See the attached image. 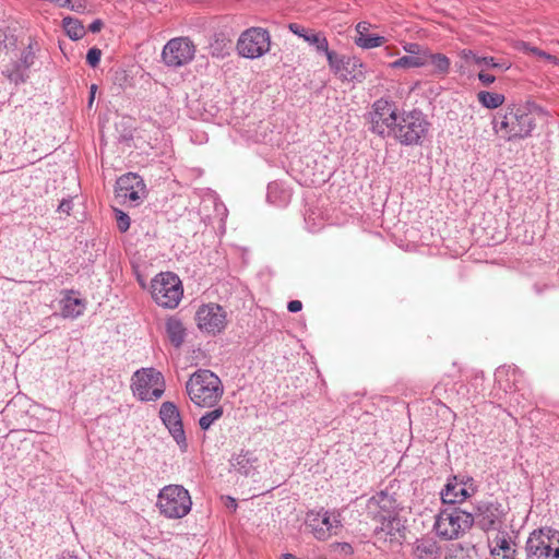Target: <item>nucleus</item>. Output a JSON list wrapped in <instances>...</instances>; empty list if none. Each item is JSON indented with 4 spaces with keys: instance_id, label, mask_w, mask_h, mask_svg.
<instances>
[{
    "instance_id": "nucleus-18",
    "label": "nucleus",
    "mask_w": 559,
    "mask_h": 559,
    "mask_svg": "<svg viewBox=\"0 0 559 559\" xmlns=\"http://www.w3.org/2000/svg\"><path fill=\"white\" fill-rule=\"evenodd\" d=\"M143 192V180L135 174L123 175L117 180V195L124 201L138 202Z\"/></svg>"
},
{
    "instance_id": "nucleus-1",
    "label": "nucleus",
    "mask_w": 559,
    "mask_h": 559,
    "mask_svg": "<svg viewBox=\"0 0 559 559\" xmlns=\"http://www.w3.org/2000/svg\"><path fill=\"white\" fill-rule=\"evenodd\" d=\"M542 108L533 103L512 104L506 108L500 121L493 123V129L507 141L525 139L535 128V115Z\"/></svg>"
},
{
    "instance_id": "nucleus-35",
    "label": "nucleus",
    "mask_w": 559,
    "mask_h": 559,
    "mask_svg": "<svg viewBox=\"0 0 559 559\" xmlns=\"http://www.w3.org/2000/svg\"><path fill=\"white\" fill-rule=\"evenodd\" d=\"M476 64L480 67V69H484V71L488 69H492L496 71H507L510 69L511 63L507 60H496L493 57H481L479 59H476Z\"/></svg>"
},
{
    "instance_id": "nucleus-33",
    "label": "nucleus",
    "mask_w": 559,
    "mask_h": 559,
    "mask_svg": "<svg viewBox=\"0 0 559 559\" xmlns=\"http://www.w3.org/2000/svg\"><path fill=\"white\" fill-rule=\"evenodd\" d=\"M426 66V57L403 56L389 64L392 69H412Z\"/></svg>"
},
{
    "instance_id": "nucleus-10",
    "label": "nucleus",
    "mask_w": 559,
    "mask_h": 559,
    "mask_svg": "<svg viewBox=\"0 0 559 559\" xmlns=\"http://www.w3.org/2000/svg\"><path fill=\"white\" fill-rule=\"evenodd\" d=\"M195 55V46L188 37H175L166 43L162 59L167 67L179 68L190 63Z\"/></svg>"
},
{
    "instance_id": "nucleus-39",
    "label": "nucleus",
    "mask_w": 559,
    "mask_h": 559,
    "mask_svg": "<svg viewBox=\"0 0 559 559\" xmlns=\"http://www.w3.org/2000/svg\"><path fill=\"white\" fill-rule=\"evenodd\" d=\"M61 8H68L75 12H83L86 8L84 0H61L59 2Z\"/></svg>"
},
{
    "instance_id": "nucleus-34",
    "label": "nucleus",
    "mask_w": 559,
    "mask_h": 559,
    "mask_svg": "<svg viewBox=\"0 0 559 559\" xmlns=\"http://www.w3.org/2000/svg\"><path fill=\"white\" fill-rule=\"evenodd\" d=\"M266 200L273 205L283 206L288 201V194L280 187L277 182H271L267 186Z\"/></svg>"
},
{
    "instance_id": "nucleus-47",
    "label": "nucleus",
    "mask_w": 559,
    "mask_h": 559,
    "mask_svg": "<svg viewBox=\"0 0 559 559\" xmlns=\"http://www.w3.org/2000/svg\"><path fill=\"white\" fill-rule=\"evenodd\" d=\"M460 57L461 59H463L464 61L466 62H474L476 64V59H479L480 56L476 55L473 50L471 49H463L461 52H460Z\"/></svg>"
},
{
    "instance_id": "nucleus-46",
    "label": "nucleus",
    "mask_w": 559,
    "mask_h": 559,
    "mask_svg": "<svg viewBox=\"0 0 559 559\" xmlns=\"http://www.w3.org/2000/svg\"><path fill=\"white\" fill-rule=\"evenodd\" d=\"M477 76L484 86H489L490 84H492L496 81L495 75L487 73L486 71H484V69H480Z\"/></svg>"
},
{
    "instance_id": "nucleus-36",
    "label": "nucleus",
    "mask_w": 559,
    "mask_h": 559,
    "mask_svg": "<svg viewBox=\"0 0 559 559\" xmlns=\"http://www.w3.org/2000/svg\"><path fill=\"white\" fill-rule=\"evenodd\" d=\"M385 43V38L379 35H361L355 39V44L364 49L380 47Z\"/></svg>"
},
{
    "instance_id": "nucleus-22",
    "label": "nucleus",
    "mask_w": 559,
    "mask_h": 559,
    "mask_svg": "<svg viewBox=\"0 0 559 559\" xmlns=\"http://www.w3.org/2000/svg\"><path fill=\"white\" fill-rule=\"evenodd\" d=\"M490 554L495 559H514L515 550L511 547L506 533L498 534L490 544Z\"/></svg>"
},
{
    "instance_id": "nucleus-14",
    "label": "nucleus",
    "mask_w": 559,
    "mask_h": 559,
    "mask_svg": "<svg viewBox=\"0 0 559 559\" xmlns=\"http://www.w3.org/2000/svg\"><path fill=\"white\" fill-rule=\"evenodd\" d=\"M477 486L472 477L459 478L454 476L449 479L441 491L442 502L445 504L454 506L464 502L467 498L475 495Z\"/></svg>"
},
{
    "instance_id": "nucleus-55",
    "label": "nucleus",
    "mask_w": 559,
    "mask_h": 559,
    "mask_svg": "<svg viewBox=\"0 0 559 559\" xmlns=\"http://www.w3.org/2000/svg\"><path fill=\"white\" fill-rule=\"evenodd\" d=\"M283 559H296V558H295V556H294V555H292V554H285V555L283 556Z\"/></svg>"
},
{
    "instance_id": "nucleus-15",
    "label": "nucleus",
    "mask_w": 559,
    "mask_h": 559,
    "mask_svg": "<svg viewBox=\"0 0 559 559\" xmlns=\"http://www.w3.org/2000/svg\"><path fill=\"white\" fill-rule=\"evenodd\" d=\"M373 504H377L383 510V512H379L377 515L381 522L379 530L390 535L392 538L395 537V532L400 531V520L393 512V500L386 493L381 492L371 498L369 507L371 508Z\"/></svg>"
},
{
    "instance_id": "nucleus-48",
    "label": "nucleus",
    "mask_w": 559,
    "mask_h": 559,
    "mask_svg": "<svg viewBox=\"0 0 559 559\" xmlns=\"http://www.w3.org/2000/svg\"><path fill=\"white\" fill-rule=\"evenodd\" d=\"M71 210H72V200H70V199H63L58 206V212L64 213L67 215L70 214Z\"/></svg>"
},
{
    "instance_id": "nucleus-54",
    "label": "nucleus",
    "mask_w": 559,
    "mask_h": 559,
    "mask_svg": "<svg viewBox=\"0 0 559 559\" xmlns=\"http://www.w3.org/2000/svg\"><path fill=\"white\" fill-rule=\"evenodd\" d=\"M59 559H79L78 556H74V555H70V554H67V555H62Z\"/></svg>"
},
{
    "instance_id": "nucleus-23",
    "label": "nucleus",
    "mask_w": 559,
    "mask_h": 559,
    "mask_svg": "<svg viewBox=\"0 0 559 559\" xmlns=\"http://www.w3.org/2000/svg\"><path fill=\"white\" fill-rule=\"evenodd\" d=\"M164 382L163 373L155 368H142L132 377V384H164Z\"/></svg>"
},
{
    "instance_id": "nucleus-41",
    "label": "nucleus",
    "mask_w": 559,
    "mask_h": 559,
    "mask_svg": "<svg viewBox=\"0 0 559 559\" xmlns=\"http://www.w3.org/2000/svg\"><path fill=\"white\" fill-rule=\"evenodd\" d=\"M152 386H131L133 396L143 402L151 401L150 393Z\"/></svg>"
},
{
    "instance_id": "nucleus-19",
    "label": "nucleus",
    "mask_w": 559,
    "mask_h": 559,
    "mask_svg": "<svg viewBox=\"0 0 559 559\" xmlns=\"http://www.w3.org/2000/svg\"><path fill=\"white\" fill-rule=\"evenodd\" d=\"M190 400L200 407H213L224 394V386H186Z\"/></svg>"
},
{
    "instance_id": "nucleus-40",
    "label": "nucleus",
    "mask_w": 559,
    "mask_h": 559,
    "mask_svg": "<svg viewBox=\"0 0 559 559\" xmlns=\"http://www.w3.org/2000/svg\"><path fill=\"white\" fill-rule=\"evenodd\" d=\"M117 227L121 233H124L130 227V217L128 214L120 210H116Z\"/></svg>"
},
{
    "instance_id": "nucleus-45",
    "label": "nucleus",
    "mask_w": 559,
    "mask_h": 559,
    "mask_svg": "<svg viewBox=\"0 0 559 559\" xmlns=\"http://www.w3.org/2000/svg\"><path fill=\"white\" fill-rule=\"evenodd\" d=\"M526 49L532 52L533 55L538 56L539 58H544L546 60H549L551 62H557V58L555 56L549 55L546 51H543L536 47H526Z\"/></svg>"
},
{
    "instance_id": "nucleus-17",
    "label": "nucleus",
    "mask_w": 559,
    "mask_h": 559,
    "mask_svg": "<svg viewBox=\"0 0 559 559\" xmlns=\"http://www.w3.org/2000/svg\"><path fill=\"white\" fill-rule=\"evenodd\" d=\"M34 52L32 47L25 48L16 60H11L4 66L2 74L12 83H24L28 78V70L34 63Z\"/></svg>"
},
{
    "instance_id": "nucleus-26",
    "label": "nucleus",
    "mask_w": 559,
    "mask_h": 559,
    "mask_svg": "<svg viewBox=\"0 0 559 559\" xmlns=\"http://www.w3.org/2000/svg\"><path fill=\"white\" fill-rule=\"evenodd\" d=\"M62 27L72 40H79L85 35V27L78 19L66 16L62 20Z\"/></svg>"
},
{
    "instance_id": "nucleus-8",
    "label": "nucleus",
    "mask_w": 559,
    "mask_h": 559,
    "mask_svg": "<svg viewBox=\"0 0 559 559\" xmlns=\"http://www.w3.org/2000/svg\"><path fill=\"white\" fill-rule=\"evenodd\" d=\"M399 118L400 116L397 115V108L394 102L385 98L377 99L370 112V130L381 138L391 136Z\"/></svg>"
},
{
    "instance_id": "nucleus-12",
    "label": "nucleus",
    "mask_w": 559,
    "mask_h": 559,
    "mask_svg": "<svg viewBox=\"0 0 559 559\" xmlns=\"http://www.w3.org/2000/svg\"><path fill=\"white\" fill-rule=\"evenodd\" d=\"M195 322L199 330L215 335L226 328L227 313L218 304H205L197 310Z\"/></svg>"
},
{
    "instance_id": "nucleus-25",
    "label": "nucleus",
    "mask_w": 559,
    "mask_h": 559,
    "mask_svg": "<svg viewBox=\"0 0 559 559\" xmlns=\"http://www.w3.org/2000/svg\"><path fill=\"white\" fill-rule=\"evenodd\" d=\"M427 55L428 57H426V66L429 63L432 64L435 68V74L445 75L449 73L451 61L445 55L432 53L429 49Z\"/></svg>"
},
{
    "instance_id": "nucleus-5",
    "label": "nucleus",
    "mask_w": 559,
    "mask_h": 559,
    "mask_svg": "<svg viewBox=\"0 0 559 559\" xmlns=\"http://www.w3.org/2000/svg\"><path fill=\"white\" fill-rule=\"evenodd\" d=\"M192 501L189 491L180 485L165 486L158 493L157 507L168 519H181L191 510Z\"/></svg>"
},
{
    "instance_id": "nucleus-52",
    "label": "nucleus",
    "mask_w": 559,
    "mask_h": 559,
    "mask_svg": "<svg viewBox=\"0 0 559 559\" xmlns=\"http://www.w3.org/2000/svg\"><path fill=\"white\" fill-rule=\"evenodd\" d=\"M356 31L359 36L366 35L365 33L368 31V24L366 22H359L356 26Z\"/></svg>"
},
{
    "instance_id": "nucleus-9",
    "label": "nucleus",
    "mask_w": 559,
    "mask_h": 559,
    "mask_svg": "<svg viewBox=\"0 0 559 559\" xmlns=\"http://www.w3.org/2000/svg\"><path fill=\"white\" fill-rule=\"evenodd\" d=\"M236 48L241 57L258 59L270 51L271 35L265 28L250 27L240 34Z\"/></svg>"
},
{
    "instance_id": "nucleus-16",
    "label": "nucleus",
    "mask_w": 559,
    "mask_h": 559,
    "mask_svg": "<svg viewBox=\"0 0 559 559\" xmlns=\"http://www.w3.org/2000/svg\"><path fill=\"white\" fill-rule=\"evenodd\" d=\"M502 515V507L497 501H479L473 514L474 523L485 532L495 530Z\"/></svg>"
},
{
    "instance_id": "nucleus-50",
    "label": "nucleus",
    "mask_w": 559,
    "mask_h": 559,
    "mask_svg": "<svg viewBox=\"0 0 559 559\" xmlns=\"http://www.w3.org/2000/svg\"><path fill=\"white\" fill-rule=\"evenodd\" d=\"M163 394H164V389H162L160 386H155L153 390H151V393H150L151 401H156V400L160 399Z\"/></svg>"
},
{
    "instance_id": "nucleus-4",
    "label": "nucleus",
    "mask_w": 559,
    "mask_h": 559,
    "mask_svg": "<svg viewBox=\"0 0 559 559\" xmlns=\"http://www.w3.org/2000/svg\"><path fill=\"white\" fill-rule=\"evenodd\" d=\"M526 559H559V531L534 530L525 544Z\"/></svg>"
},
{
    "instance_id": "nucleus-31",
    "label": "nucleus",
    "mask_w": 559,
    "mask_h": 559,
    "mask_svg": "<svg viewBox=\"0 0 559 559\" xmlns=\"http://www.w3.org/2000/svg\"><path fill=\"white\" fill-rule=\"evenodd\" d=\"M478 102L488 109L499 108L504 103V95L495 92L480 91L477 94Z\"/></svg>"
},
{
    "instance_id": "nucleus-29",
    "label": "nucleus",
    "mask_w": 559,
    "mask_h": 559,
    "mask_svg": "<svg viewBox=\"0 0 559 559\" xmlns=\"http://www.w3.org/2000/svg\"><path fill=\"white\" fill-rule=\"evenodd\" d=\"M186 384H221V380L211 370L198 369L190 374Z\"/></svg>"
},
{
    "instance_id": "nucleus-44",
    "label": "nucleus",
    "mask_w": 559,
    "mask_h": 559,
    "mask_svg": "<svg viewBox=\"0 0 559 559\" xmlns=\"http://www.w3.org/2000/svg\"><path fill=\"white\" fill-rule=\"evenodd\" d=\"M333 551L338 552L340 555L347 557L353 554V547L348 543H334L331 545Z\"/></svg>"
},
{
    "instance_id": "nucleus-13",
    "label": "nucleus",
    "mask_w": 559,
    "mask_h": 559,
    "mask_svg": "<svg viewBox=\"0 0 559 559\" xmlns=\"http://www.w3.org/2000/svg\"><path fill=\"white\" fill-rule=\"evenodd\" d=\"M159 418L168 429L181 451H186L188 442L183 429L182 419L178 407L169 401L162 403L159 408Z\"/></svg>"
},
{
    "instance_id": "nucleus-11",
    "label": "nucleus",
    "mask_w": 559,
    "mask_h": 559,
    "mask_svg": "<svg viewBox=\"0 0 559 559\" xmlns=\"http://www.w3.org/2000/svg\"><path fill=\"white\" fill-rule=\"evenodd\" d=\"M329 67L342 81L362 82L366 79V66L357 57L329 53Z\"/></svg>"
},
{
    "instance_id": "nucleus-51",
    "label": "nucleus",
    "mask_w": 559,
    "mask_h": 559,
    "mask_svg": "<svg viewBox=\"0 0 559 559\" xmlns=\"http://www.w3.org/2000/svg\"><path fill=\"white\" fill-rule=\"evenodd\" d=\"M103 25L104 24L100 20H95L90 24L88 31L92 33H98L102 29Z\"/></svg>"
},
{
    "instance_id": "nucleus-53",
    "label": "nucleus",
    "mask_w": 559,
    "mask_h": 559,
    "mask_svg": "<svg viewBox=\"0 0 559 559\" xmlns=\"http://www.w3.org/2000/svg\"><path fill=\"white\" fill-rule=\"evenodd\" d=\"M96 88L97 86L95 84H93L90 88V100H88V105L92 106L93 102H94V97H95V92H96Z\"/></svg>"
},
{
    "instance_id": "nucleus-28",
    "label": "nucleus",
    "mask_w": 559,
    "mask_h": 559,
    "mask_svg": "<svg viewBox=\"0 0 559 559\" xmlns=\"http://www.w3.org/2000/svg\"><path fill=\"white\" fill-rule=\"evenodd\" d=\"M306 43L313 46L319 53H324L329 60V53H335V51L329 49V41L322 32L312 31L309 33V37L306 38Z\"/></svg>"
},
{
    "instance_id": "nucleus-42",
    "label": "nucleus",
    "mask_w": 559,
    "mask_h": 559,
    "mask_svg": "<svg viewBox=\"0 0 559 559\" xmlns=\"http://www.w3.org/2000/svg\"><path fill=\"white\" fill-rule=\"evenodd\" d=\"M288 28L293 34L302 38L305 41H306V38L309 37V33H312V31H313V29L306 28L298 23H290L288 25Z\"/></svg>"
},
{
    "instance_id": "nucleus-56",
    "label": "nucleus",
    "mask_w": 559,
    "mask_h": 559,
    "mask_svg": "<svg viewBox=\"0 0 559 559\" xmlns=\"http://www.w3.org/2000/svg\"><path fill=\"white\" fill-rule=\"evenodd\" d=\"M230 502L231 503H229V507H231L234 510H236V508H237L236 501L234 499H230Z\"/></svg>"
},
{
    "instance_id": "nucleus-43",
    "label": "nucleus",
    "mask_w": 559,
    "mask_h": 559,
    "mask_svg": "<svg viewBox=\"0 0 559 559\" xmlns=\"http://www.w3.org/2000/svg\"><path fill=\"white\" fill-rule=\"evenodd\" d=\"M100 57H102V51L100 49L96 48V47H93L91 48L88 51H87V55H86V62L95 68L97 67V64L99 63L100 61Z\"/></svg>"
},
{
    "instance_id": "nucleus-6",
    "label": "nucleus",
    "mask_w": 559,
    "mask_h": 559,
    "mask_svg": "<svg viewBox=\"0 0 559 559\" xmlns=\"http://www.w3.org/2000/svg\"><path fill=\"white\" fill-rule=\"evenodd\" d=\"M151 294L158 306L174 309L183 295L181 281L175 273H159L152 280Z\"/></svg>"
},
{
    "instance_id": "nucleus-3",
    "label": "nucleus",
    "mask_w": 559,
    "mask_h": 559,
    "mask_svg": "<svg viewBox=\"0 0 559 559\" xmlns=\"http://www.w3.org/2000/svg\"><path fill=\"white\" fill-rule=\"evenodd\" d=\"M473 524V513L457 507H449L438 513L433 530L440 538L452 540L462 537Z\"/></svg>"
},
{
    "instance_id": "nucleus-21",
    "label": "nucleus",
    "mask_w": 559,
    "mask_h": 559,
    "mask_svg": "<svg viewBox=\"0 0 559 559\" xmlns=\"http://www.w3.org/2000/svg\"><path fill=\"white\" fill-rule=\"evenodd\" d=\"M165 331L173 346L176 348L182 346L187 336V330L179 318L175 316L169 317L165 322Z\"/></svg>"
},
{
    "instance_id": "nucleus-57",
    "label": "nucleus",
    "mask_w": 559,
    "mask_h": 559,
    "mask_svg": "<svg viewBox=\"0 0 559 559\" xmlns=\"http://www.w3.org/2000/svg\"><path fill=\"white\" fill-rule=\"evenodd\" d=\"M230 502L231 503H229V507H231L234 510H236V508H237L236 501L234 499H230Z\"/></svg>"
},
{
    "instance_id": "nucleus-38",
    "label": "nucleus",
    "mask_w": 559,
    "mask_h": 559,
    "mask_svg": "<svg viewBox=\"0 0 559 559\" xmlns=\"http://www.w3.org/2000/svg\"><path fill=\"white\" fill-rule=\"evenodd\" d=\"M403 49L408 53L407 56L428 57V48L417 43H406L403 45Z\"/></svg>"
},
{
    "instance_id": "nucleus-24",
    "label": "nucleus",
    "mask_w": 559,
    "mask_h": 559,
    "mask_svg": "<svg viewBox=\"0 0 559 559\" xmlns=\"http://www.w3.org/2000/svg\"><path fill=\"white\" fill-rule=\"evenodd\" d=\"M414 556L416 559H437L439 547L432 539H418L415 543Z\"/></svg>"
},
{
    "instance_id": "nucleus-37",
    "label": "nucleus",
    "mask_w": 559,
    "mask_h": 559,
    "mask_svg": "<svg viewBox=\"0 0 559 559\" xmlns=\"http://www.w3.org/2000/svg\"><path fill=\"white\" fill-rule=\"evenodd\" d=\"M223 416L222 407L215 408L211 412L205 413L199 419L200 428L203 430H207L215 420L219 419Z\"/></svg>"
},
{
    "instance_id": "nucleus-49",
    "label": "nucleus",
    "mask_w": 559,
    "mask_h": 559,
    "mask_svg": "<svg viewBox=\"0 0 559 559\" xmlns=\"http://www.w3.org/2000/svg\"><path fill=\"white\" fill-rule=\"evenodd\" d=\"M301 308H302V304L299 300H292L287 305V309L290 312H298L301 310Z\"/></svg>"
},
{
    "instance_id": "nucleus-27",
    "label": "nucleus",
    "mask_w": 559,
    "mask_h": 559,
    "mask_svg": "<svg viewBox=\"0 0 559 559\" xmlns=\"http://www.w3.org/2000/svg\"><path fill=\"white\" fill-rule=\"evenodd\" d=\"M495 380L498 383L507 382L515 384L522 380V374L515 367L502 366L496 370Z\"/></svg>"
},
{
    "instance_id": "nucleus-7",
    "label": "nucleus",
    "mask_w": 559,
    "mask_h": 559,
    "mask_svg": "<svg viewBox=\"0 0 559 559\" xmlns=\"http://www.w3.org/2000/svg\"><path fill=\"white\" fill-rule=\"evenodd\" d=\"M305 526L318 540H326L331 536L337 535L343 527L340 512L324 510L323 508L308 511L305 518Z\"/></svg>"
},
{
    "instance_id": "nucleus-32",
    "label": "nucleus",
    "mask_w": 559,
    "mask_h": 559,
    "mask_svg": "<svg viewBox=\"0 0 559 559\" xmlns=\"http://www.w3.org/2000/svg\"><path fill=\"white\" fill-rule=\"evenodd\" d=\"M230 44V39L224 34H216L210 46L211 55L216 58H224L229 53Z\"/></svg>"
},
{
    "instance_id": "nucleus-2",
    "label": "nucleus",
    "mask_w": 559,
    "mask_h": 559,
    "mask_svg": "<svg viewBox=\"0 0 559 559\" xmlns=\"http://www.w3.org/2000/svg\"><path fill=\"white\" fill-rule=\"evenodd\" d=\"M430 128V122L426 119L425 115L417 109L403 111L400 115L397 124L391 135L405 146L421 145L424 139L427 136Z\"/></svg>"
},
{
    "instance_id": "nucleus-20",
    "label": "nucleus",
    "mask_w": 559,
    "mask_h": 559,
    "mask_svg": "<svg viewBox=\"0 0 559 559\" xmlns=\"http://www.w3.org/2000/svg\"><path fill=\"white\" fill-rule=\"evenodd\" d=\"M258 457L251 451L241 450L240 453L235 454L230 464L235 471L238 473L250 476L257 469Z\"/></svg>"
},
{
    "instance_id": "nucleus-30",
    "label": "nucleus",
    "mask_w": 559,
    "mask_h": 559,
    "mask_svg": "<svg viewBox=\"0 0 559 559\" xmlns=\"http://www.w3.org/2000/svg\"><path fill=\"white\" fill-rule=\"evenodd\" d=\"M84 305L81 299L67 297L62 300L61 313L64 318H78L83 313Z\"/></svg>"
}]
</instances>
